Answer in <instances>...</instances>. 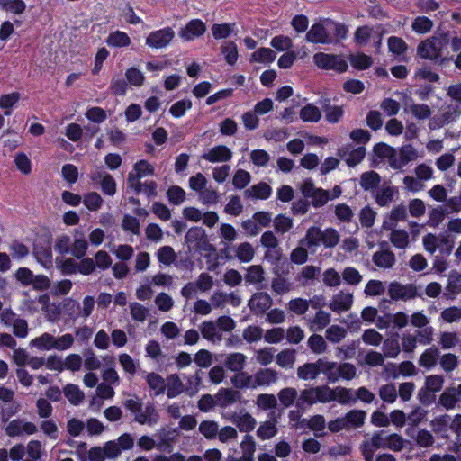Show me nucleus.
<instances>
[{
	"instance_id": "obj_3",
	"label": "nucleus",
	"mask_w": 461,
	"mask_h": 461,
	"mask_svg": "<svg viewBox=\"0 0 461 461\" xmlns=\"http://www.w3.org/2000/svg\"><path fill=\"white\" fill-rule=\"evenodd\" d=\"M154 174L155 168L151 164L144 159L139 160L134 164L133 170L128 175V185L136 193H140L142 190V183L140 182V179L146 176H154Z\"/></svg>"
},
{
	"instance_id": "obj_46",
	"label": "nucleus",
	"mask_w": 461,
	"mask_h": 461,
	"mask_svg": "<svg viewBox=\"0 0 461 461\" xmlns=\"http://www.w3.org/2000/svg\"><path fill=\"white\" fill-rule=\"evenodd\" d=\"M383 356L388 358H396L401 352V347L397 339H385L383 341Z\"/></svg>"
},
{
	"instance_id": "obj_35",
	"label": "nucleus",
	"mask_w": 461,
	"mask_h": 461,
	"mask_svg": "<svg viewBox=\"0 0 461 461\" xmlns=\"http://www.w3.org/2000/svg\"><path fill=\"white\" fill-rule=\"evenodd\" d=\"M390 234V241L397 249H406L410 243L409 233L402 229L393 228Z\"/></svg>"
},
{
	"instance_id": "obj_59",
	"label": "nucleus",
	"mask_w": 461,
	"mask_h": 461,
	"mask_svg": "<svg viewBox=\"0 0 461 461\" xmlns=\"http://www.w3.org/2000/svg\"><path fill=\"white\" fill-rule=\"evenodd\" d=\"M40 429L42 433L50 439L56 440L59 438V428L56 422L51 419H44L40 423Z\"/></svg>"
},
{
	"instance_id": "obj_10",
	"label": "nucleus",
	"mask_w": 461,
	"mask_h": 461,
	"mask_svg": "<svg viewBox=\"0 0 461 461\" xmlns=\"http://www.w3.org/2000/svg\"><path fill=\"white\" fill-rule=\"evenodd\" d=\"M388 294L394 301H407L417 296L416 288L412 285H402L398 282L390 284Z\"/></svg>"
},
{
	"instance_id": "obj_6",
	"label": "nucleus",
	"mask_w": 461,
	"mask_h": 461,
	"mask_svg": "<svg viewBox=\"0 0 461 461\" xmlns=\"http://www.w3.org/2000/svg\"><path fill=\"white\" fill-rule=\"evenodd\" d=\"M175 32L170 27L151 32L146 38V45L151 49H163L167 47L173 38Z\"/></svg>"
},
{
	"instance_id": "obj_23",
	"label": "nucleus",
	"mask_w": 461,
	"mask_h": 461,
	"mask_svg": "<svg viewBox=\"0 0 461 461\" xmlns=\"http://www.w3.org/2000/svg\"><path fill=\"white\" fill-rule=\"evenodd\" d=\"M240 393L232 388H221L215 394L217 406L225 408L240 400Z\"/></svg>"
},
{
	"instance_id": "obj_7",
	"label": "nucleus",
	"mask_w": 461,
	"mask_h": 461,
	"mask_svg": "<svg viewBox=\"0 0 461 461\" xmlns=\"http://www.w3.org/2000/svg\"><path fill=\"white\" fill-rule=\"evenodd\" d=\"M37 431V425L24 419H14L5 427V433L11 438L21 437L23 435H33Z\"/></svg>"
},
{
	"instance_id": "obj_63",
	"label": "nucleus",
	"mask_w": 461,
	"mask_h": 461,
	"mask_svg": "<svg viewBox=\"0 0 461 461\" xmlns=\"http://www.w3.org/2000/svg\"><path fill=\"white\" fill-rule=\"evenodd\" d=\"M88 248L87 241L84 236L75 238L70 247V253L77 258H83Z\"/></svg>"
},
{
	"instance_id": "obj_42",
	"label": "nucleus",
	"mask_w": 461,
	"mask_h": 461,
	"mask_svg": "<svg viewBox=\"0 0 461 461\" xmlns=\"http://www.w3.org/2000/svg\"><path fill=\"white\" fill-rule=\"evenodd\" d=\"M333 391V396H332V402H337L339 404H348L350 402H353L356 401V398H354L353 391L349 388H345L341 386H338L335 388H332Z\"/></svg>"
},
{
	"instance_id": "obj_22",
	"label": "nucleus",
	"mask_w": 461,
	"mask_h": 461,
	"mask_svg": "<svg viewBox=\"0 0 461 461\" xmlns=\"http://www.w3.org/2000/svg\"><path fill=\"white\" fill-rule=\"evenodd\" d=\"M330 321V313L323 310H319L312 318L307 319V325L310 330L319 331L326 328Z\"/></svg>"
},
{
	"instance_id": "obj_27",
	"label": "nucleus",
	"mask_w": 461,
	"mask_h": 461,
	"mask_svg": "<svg viewBox=\"0 0 461 461\" xmlns=\"http://www.w3.org/2000/svg\"><path fill=\"white\" fill-rule=\"evenodd\" d=\"M321 374L319 359L314 363H306L297 368V376L301 380H314Z\"/></svg>"
},
{
	"instance_id": "obj_49",
	"label": "nucleus",
	"mask_w": 461,
	"mask_h": 461,
	"mask_svg": "<svg viewBox=\"0 0 461 461\" xmlns=\"http://www.w3.org/2000/svg\"><path fill=\"white\" fill-rule=\"evenodd\" d=\"M296 403L298 407H303L304 405L312 406L318 403L316 386L303 389L301 392Z\"/></svg>"
},
{
	"instance_id": "obj_13",
	"label": "nucleus",
	"mask_w": 461,
	"mask_h": 461,
	"mask_svg": "<svg viewBox=\"0 0 461 461\" xmlns=\"http://www.w3.org/2000/svg\"><path fill=\"white\" fill-rule=\"evenodd\" d=\"M134 420L141 425L154 426L159 420V413L156 407L148 403L141 406L138 412L134 415Z\"/></svg>"
},
{
	"instance_id": "obj_17",
	"label": "nucleus",
	"mask_w": 461,
	"mask_h": 461,
	"mask_svg": "<svg viewBox=\"0 0 461 461\" xmlns=\"http://www.w3.org/2000/svg\"><path fill=\"white\" fill-rule=\"evenodd\" d=\"M338 155L348 167H355L364 159L366 156V149L364 147H358L352 150H348L346 148H342L339 150Z\"/></svg>"
},
{
	"instance_id": "obj_64",
	"label": "nucleus",
	"mask_w": 461,
	"mask_h": 461,
	"mask_svg": "<svg viewBox=\"0 0 461 461\" xmlns=\"http://www.w3.org/2000/svg\"><path fill=\"white\" fill-rule=\"evenodd\" d=\"M310 307V302L303 298H294L289 301L288 310L296 315L304 314Z\"/></svg>"
},
{
	"instance_id": "obj_45",
	"label": "nucleus",
	"mask_w": 461,
	"mask_h": 461,
	"mask_svg": "<svg viewBox=\"0 0 461 461\" xmlns=\"http://www.w3.org/2000/svg\"><path fill=\"white\" fill-rule=\"evenodd\" d=\"M82 202L89 211L96 212L102 207L104 200L97 192L92 191L84 194Z\"/></svg>"
},
{
	"instance_id": "obj_1",
	"label": "nucleus",
	"mask_w": 461,
	"mask_h": 461,
	"mask_svg": "<svg viewBox=\"0 0 461 461\" xmlns=\"http://www.w3.org/2000/svg\"><path fill=\"white\" fill-rule=\"evenodd\" d=\"M385 149L390 153L389 164L393 169H402L408 163L420 158L419 151L411 144L403 145L398 152L390 147Z\"/></svg>"
},
{
	"instance_id": "obj_28",
	"label": "nucleus",
	"mask_w": 461,
	"mask_h": 461,
	"mask_svg": "<svg viewBox=\"0 0 461 461\" xmlns=\"http://www.w3.org/2000/svg\"><path fill=\"white\" fill-rule=\"evenodd\" d=\"M166 389L168 398H175L185 391V386L176 374L168 375L166 379Z\"/></svg>"
},
{
	"instance_id": "obj_36",
	"label": "nucleus",
	"mask_w": 461,
	"mask_h": 461,
	"mask_svg": "<svg viewBox=\"0 0 461 461\" xmlns=\"http://www.w3.org/2000/svg\"><path fill=\"white\" fill-rule=\"evenodd\" d=\"M255 249L249 242H242L235 247V257L241 263H249L255 257Z\"/></svg>"
},
{
	"instance_id": "obj_43",
	"label": "nucleus",
	"mask_w": 461,
	"mask_h": 461,
	"mask_svg": "<svg viewBox=\"0 0 461 461\" xmlns=\"http://www.w3.org/2000/svg\"><path fill=\"white\" fill-rule=\"evenodd\" d=\"M423 245L425 249L433 254L438 248L442 246L443 244H448L449 241L446 237L443 236H436L433 234H428L423 237Z\"/></svg>"
},
{
	"instance_id": "obj_14",
	"label": "nucleus",
	"mask_w": 461,
	"mask_h": 461,
	"mask_svg": "<svg viewBox=\"0 0 461 461\" xmlns=\"http://www.w3.org/2000/svg\"><path fill=\"white\" fill-rule=\"evenodd\" d=\"M278 381V372L273 368H260L254 374L255 389L269 387Z\"/></svg>"
},
{
	"instance_id": "obj_62",
	"label": "nucleus",
	"mask_w": 461,
	"mask_h": 461,
	"mask_svg": "<svg viewBox=\"0 0 461 461\" xmlns=\"http://www.w3.org/2000/svg\"><path fill=\"white\" fill-rule=\"evenodd\" d=\"M387 45L389 51L395 55H401L408 49V45L404 40L396 36L389 37L387 40Z\"/></svg>"
},
{
	"instance_id": "obj_15",
	"label": "nucleus",
	"mask_w": 461,
	"mask_h": 461,
	"mask_svg": "<svg viewBox=\"0 0 461 461\" xmlns=\"http://www.w3.org/2000/svg\"><path fill=\"white\" fill-rule=\"evenodd\" d=\"M397 187L391 184H384L377 191L375 202L382 207H388L398 197Z\"/></svg>"
},
{
	"instance_id": "obj_38",
	"label": "nucleus",
	"mask_w": 461,
	"mask_h": 461,
	"mask_svg": "<svg viewBox=\"0 0 461 461\" xmlns=\"http://www.w3.org/2000/svg\"><path fill=\"white\" fill-rule=\"evenodd\" d=\"M149 387L153 391L155 396L164 393L166 390V380L158 374L149 373L146 377Z\"/></svg>"
},
{
	"instance_id": "obj_60",
	"label": "nucleus",
	"mask_w": 461,
	"mask_h": 461,
	"mask_svg": "<svg viewBox=\"0 0 461 461\" xmlns=\"http://www.w3.org/2000/svg\"><path fill=\"white\" fill-rule=\"evenodd\" d=\"M274 229L277 233L284 234L289 231L293 227V220L284 214L277 215L274 220Z\"/></svg>"
},
{
	"instance_id": "obj_40",
	"label": "nucleus",
	"mask_w": 461,
	"mask_h": 461,
	"mask_svg": "<svg viewBox=\"0 0 461 461\" xmlns=\"http://www.w3.org/2000/svg\"><path fill=\"white\" fill-rule=\"evenodd\" d=\"M265 272L261 266L252 265L248 267L245 275V280L249 284L256 285L259 287V285L265 280Z\"/></svg>"
},
{
	"instance_id": "obj_11",
	"label": "nucleus",
	"mask_w": 461,
	"mask_h": 461,
	"mask_svg": "<svg viewBox=\"0 0 461 461\" xmlns=\"http://www.w3.org/2000/svg\"><path fill=\"white\" fill-rule=\"evenodd\" d=\"M232 151L227 146L217 145L202 155V158L211 163H225L231 159Z\"/></svg>"
},
{
	"instance_id": "obj_21",
	"label": "nucleus",
	"mask_w": 461,
	"mask_h": 461,
	"mask_svg": "<svg viewBox=\"0 0 461 461\" xmlns=\"http://www.w3.org/2000/svg\"><path fill=\"white\" fill-rule=\"evenodd\" d=\"M199 330L203 339L212 343L222 340V335L219 331L218 326L213 321H203L199 326Z\"/></svg>"
},
{
	"instance_id": "obj_26",
	"label": "nucleus",
	"mask_w": 461,
	"mask_h": 461,
	"mask_svg": "<svg viewBox=\"0 0 461 461\" xmlns=\"http://www.w3.org/2000/svg\"><path fill=\"white\" fill-rule=\"evenodd\" d=\"M29 346L38 351H50L54 349V336L48 332L42 333L32 339L29 342Z\"/></svg>"
},
{
	"instance_id": "obj_37",
	"label": "nucleus",
	"mask_w": 461,
	"mask_h": 461,
	"mask_svg": "<svg viewBox=\"0 0 461 461\" xmlns=\"http://www.w3.org/2000/svg\"><path fill=\"white\" fill-rule=\"evenodd\" d=\"M244 194L249 198L267 199L271 194V187L266 183H259L247 189Z\"/></svg>"
},
{
	"instance_id": "obj_47",
	"label": "nucleus",
	"mask_w": 461,
	"mask_h": 461,
	"mask_svg": "<svg viewBox=\"0 0 461 461\" xmlns=\"http://www.w3.org/2000/svg\"><path fill=\"white\" fill-rule=\"evenodd\" d=\"M295 351L293 349H285L276 355V364L282 368H292L295 363Z\"/></svg>"
},
{
	"instance_id": "obj_2",
	"label": "nucleus",
	"mask_w": 461,
	"mask_h": 461,
	"mask_svg": "<svg viewBox=\"0 0 461 461\" xmlns=\"http://www.w3.org/2000/svg\"><path fill=\"white\" fill-rule=\"evenodd\" d=\"M446 40L442 37H430L422 41L417 47L418 55L424 59L437 60L442 57Z\"/></svg>"
},
{
	"instance_id": "obj_19",
	"label": "nucleus",
	"mask_w": 461,
	"mask_h": 461,
	"mask_svg": "<svg viewBox=\"0 0 461 461\" xmlns=\"http://www.w3.org/2000/svg\"><path fill=\"white\" fill-rule=\"evenodd\" d=\"M232 422L241 432L252 431L257 425L256 419L247 411L234 413L232 416Z\"/></svg>"
},
{
	"instance_id": "obj_32",
	"label": "nucleus",
	"mask_w": 461,
	"mask_h": 461,
	"mask_svg": "<svg viewBox=\"0 0 461 461\" xmlns=\"http://www.w3.org/2000/svg\"><path fill=\"white\" fill-rule=\"evenodd\" d=\"M33 254L37 261L45 268H50L52 265V252L49 245H35Z\"/></svg>"
},
{
	"instance_id": "obj_54",
	"label": "nucleus",
	"mask_w": 461,
	"mask_h": 461,
	"mask_svg": "<svg viewBox=\"0 0 461 461\" xmlns=\"http://www.w3.org/2000/svg\"><path fill=\"white\" fill-rule=\"evenodd\" d=\"M200 433L207 439H214L219 432V425L214 420H203L199 425Z\"/></svg>"
},
{
	"instance_id": "obj_55",
	"label": "nucleus",
	"mask_w": 461,
	"mask_h": 461,
	"mask_svg": "<svg viewBox=\"0 0 461 461\" xmlns=\"http://www.w3.org/2000/svg\"><path fill=\"white\" fill-rule=\"evenodd\" d=\"M277 397L281 404L285 408H288L294 404L295 399L298 397V393L296 389L293 387H286L279 391Z\"/></svg>"
},
{
	"instance_id": "obj_8",
	"label": "nucleus",
	"mask_w": 461,
	"mask_h": 461,
	"mask_svg": "<svg viewBox=\"0 0 461 461\" xmlns=\"http://www.w3.org/2000/svg\"><path fill=\"white\" fill-rule=\"evenodd\" d=\"M386 436L384 431H379L364 441L362 454L366 461H372L375 450L386 448Z\"/></svg>"
},
{
	"instance_id": "obj_9",
	"label": "nucleus",
	"mask_w": 461,
	"mask_h": 461,
	"mask_svg": "<svg viewBox=\"0 0 461 461\" xmlns=\"http://www.w3.org/2000/svg\"><path fill=\"white\" fill-rule=\"evenodd\" d=\"M354 297L352 293L339 291L332 296L328 306L332 312L339 314L348 312L352 307Z\"/></svg>"
},
{
	"instance_id": "obj_52",
	"label": "nucleus",
	"mask_w": 461,
	"mask_h": 461,
	"mask_svg": "<svg viewBox=\"0 0 461 461\" xmlns=\"http://www.w3.org/2000/svg\"><path fill=\"white\" fill-rule=\"evenodd\" d=\"M346 336V329L339 325H331L325 331V338L334 344L340 342Z\"/></svg>"
},
{
	"instance_id": "obj_50",
	"label": "nucleus",
	"mask_w": 461,
	"mask_h": 461,
	"mask_svg": "<svg viewBox=\"0 0 461 461\" xmlns=\"http://www.w3.org/2000/svg\"><path fill=\"white\" fill-rule=\"evenodd\" d=\"M366 413L360 410H352L345 415L346 422L348 429L357 428L364 424Z\"/></svg>"
},
{
	"instance_id": "obj_5",
	"label": "nucleus",
	"mask_w": 461,
	"mask_h": 461,
	"mask_svg": "<svg viewBox=\"0 0 461 461\" xmlns=\"http://www.w3.org/2000/svg\"><path fill=\"white\" fill-rule=\"evenodd\" d=\"M306 41L316 44L334 43V37L330 32V20L325 19L312 24L306 33Z\"/></svg>"
},
{
	"instance_id": "obj_24",
	"label": "nucleus",
	"mask_w": 461,
	"mask_h": 461,
	"mask_svg": "<svg viewBox=\"0 0 461 461\" xmlns=\"http://www.w3.org/2000/svg\"><path fill=\"white\" fill-rule=\"evenodd\" d=\"M406 209L403 205L393 207L384 217L382 229L392 230L396 226L397 221H403L406 218Z\"/></svg>"
},
{
	"instance_id": "obj_30",
	"label": "nucleus",
	"mask_w": 461,
	"mask_h": 461,
	"mask_svg": "<svg viewBox=\"0 0 461 461\" xmlns=\"http://www.w3.org/2000/svg\"><path fill=\"white\" fill-rule=\"evenodd\" d=\"M322 233L323 230H321L319 227H310L306 231L305 237L302 239L299 243L301 245H305L308 248L318 247L321 244Z\"/></svg>"
},
{
	"instance_id": "obj_16",
	"label": "nucleus",
	"mask_w": 461,
	"mask_h": 461,
	"mask_svg": "<svg viewBox=\"0 0 461 461\" xmlns=\"http://www.w3.org/2000/svg\"><path fill=\"white\" fill-rule=\"evenodd\" d=\"M249 305L252 312L263 313L272 305V299L267 293H256L250 298Z\"/></svg>"
},
{
	"instance_id": "obj_56",
	"label": "nucleus",
	"mask_w": 461,
	"mask_h": 461,
	"mask_svg": "<svg viewBox=\"0 0 461 461\" xmlns=\"http://www.w3.org/2000/svg\"><path fill=\"white\" fill-rule=\"evenodd\" d=\"M200 202L204 205L216 204L220 200V195L216 189L212 186H206L198 194Z\"/></svg>"
},
{
	"instance_id": "obj_39",
	"label": "nucleus",
	"mask_w": 461,
	"mask_h": 461,
	"mask_svg": "<svg viewBox=\"0 0 461 461\" xmlns=\"http://www.w3.org/2000/svg\"><path fill=\"white\" fill-rule=\"evenodd\" d=\"M131 42V41L128 34L119 30L111 32L106 39L107 45L115 48L127 47Z\"/></svg>"
},
{
	"instance_id": "obj_57",
	"label": "nucleus",
	"mask_w": 461,
	"mask_h": 461,
	"mask_svg": "<svg viewBox=\"0 0 461 461\" xmlns=\"http://www.w3.org/2000/svg\"><path fill=\"white\" fill-rule=\"evenodd\" d=\"M256 405L263 411L272 410L276 408L277 400L274 394L261 393L257 396Z\"/></svg>"
},
{
	"instance_id": "obj_58",
	"label": "nucleus",
	"mask_w": 461,
	"mask_h": 461,
	"mask_svg": "<svg viewBox=\"0 0 461 461\" xmlns=\"http://www.w3.org/2000/svg\"><path fill=\"white\" fill-rule=\"evenodd\" d=\"M433 27V22L426 16L416 17L411 24L412 30L419 34L429 32Z\"/></svg>"
},
{
	"instance_id": "obj_4",
	"label": "nucleus",
	"mask_w": 461,
	"mask_h": 461,
	"mask_svg": "<svg viewBox=\"0 0 461 461\" xmlns=\"http://www.w3.org/2000/svg\"><path fill=\"white\" fill-rule=\"evenodd\" d=\"M313 62L321 69L334 70L339 73L345 72L348 68L347 60L342 56L335 54L316 53L313 56Z\"/></svg>"
},
{
	"instance_id": "obj_51",
	"label": "nucleus",
	"mask_w": 461,
	"mask_h": 461,
	"mask_svg": "<svg viewBox=\"0 0 461 461\" xmlns=\"http://www.w3.org/2000/svg\"><path fill=\"white\" fill-rule=\"evenodd\" d=\"M157 258L160 264L170 266L176 258V254L172 247L162 246L157 251Z\"/></svg>"
},
{
	"instance_id": "obj_34",
	"label": "nucleus",
	"mask_w": 461,
	"mask_h": 461,
	"mask_svg": "<svg viewBox=\"0 0 461 461\" xmlns=\"http://www.w3.org/2000/svg\"><path fill=\"white\" fill-rule=\"evenodd\" d=\"M276 423L275 418L262 422L257 430V436L262 440L272 438L277 434Z\"/></svg>"
},
{
	"instance_id": "obj_20",
	"label": "nucleus",
	"mask_w": 461,
	"mask_h": 461,
	"mask_svg": "<svg viewBox=\"0 0 461 461\" xmlns=\"http://www.w3.org/2000/svg\"><path fill=\"white\" fill-rule=\"evenodd\" d=\"M230 383L233 385V387L238 390H255L254 375H250L249 373L244 370L236 372L230 377Z\"/></svg>"
},
{
	"instance_id": "obj_18",
	"label": "nucleus",
	"mask_w": 461,
	"mask_h": 461,
	"mask_svg": "<svg viewBox=\"0 0 461 461\" xmlns=\"http://www.w3.org/2000/svg\"><path fill=\"white\" fill-rule=\"evenodd\" d=\"M247 358V356L240 352L229 353L225 356L223 365L230 372H240L246 366Z\"/></svg>"
},
{
	"instance_id": "obj_48",
	"label": "nucleus",
	"mask_w": 461,
	"mask_h": 461,
	"mask_svg": "<svg viewBox=\"0 0 461 461\" xmlns=\"http://www.w3.org/2000/svg\"><path fill=\"white\" fill-rule=\"evenodd\" d=\"M307 345L312 352L317 355L323 354L328 348L325 339L318 334L310 336L307 340Z\"/></svg>"
},
{
	"instance_id": "obj_29",
	"label": "nucleus",
	"mask_w": 461,
	"mask_h": 461,
	"mask_svg": "<svg viewBox=\"0 0 461 461\" xmlns=\"http://www.w3.org/2000/svg\"><path fill=\"white\" fill-rule=\"evenodd\" d=\"M374 264L381 268H390L395 263V256L389 249H382L373 255Z\"/></svg>"
},
{
	"instance_id": "obj_44",
	"label": "nucleus",
	"mask_w": 461,
	"mask_h": 461,
	"mask_svg": "<svg viewBox=\"0 0 461 461\" xmlns=\"http://www.w3.org/2000/svg\"><path fill=\"white\" fill-rule=\"evenodd\" d=\"M381 182L380 176L375 171L365 172L360 176V186L366 190L376 188Z\"/></svg>"
},
{
	"instance_id": "obj_61",
	"label": "nucleus",
	"mask_w": 461,
	"mask_h": 461,
	"mask_svg": "<svg viewBox=\"0 0 461 461\" xmlns=\"http://www.w3.org/2000/svg\"><path fill=\"white\" fill-rule=\"evenodd\" d=\"M361 339L365 344L373 347H378L383 342L382 334L372 328L364 330Z\"/></svg>"
},
{
	"instance_id": "obj_53",
	"label": "nucleus",
	"mask_w": 461,
	"mask_h": 461,
	"mask_svg": "<svg viewBox=\"0 0 461 461\" xmlns=\"http://www.w3.org/2000/svg\"><path fill=\"white\" fill-rule=\"evenodd\" d=\"M64 394L73 405H78L84 399V393L75 384H68L64 388Z\"/></svg>"
},
{
	"instance_id": "obj_33",
	"label": "nucleus",
	"mask_w": 461,
	"mask_h": 461,
	"mask_svg": "<svg viewBox=\"0 0 461 461\" xmlns=\"http://www.w3.org/2000/svg\"><path fill=\"white\" fill-rule=\"evenodd\" d=\"M450 420L451 417L447 414L435 418L430 422L432 430L442 438H447Z\"/></svg>"
},
{
	"instance_id": "obj_41",
	"label": "nucleus",
	"mask_w": 461,
	"mask_h": 461,
	"mask_svg": "<svg viewBox=\"0 0 461 461\" xmlns=\"http://www.w3.org/2000/svg\"><path fill=\"white\" fill-rule=\"evenodd\" d=\"M299 115L305 122H317L321 118V112L317 106L308 104L300 110Z\"/></svg>"
},
{
	"instance_id": "obj_12",
	"label": "nucleus",
	"mask_w": 461,
	"mask_h": 461,
	"mask_svg": "<svg viewBox=\"0 0 461 461\" xmlns=\"http://www.w3.org/2000/svg\"><path fill=\"white\" fill-rule=\"evenodd\" d=\"M205 31L206 25L202 20L193 19L178 32V34L182 40L191 41L195 38L202 36Z\"/></svg>"
},
{
	"instance_id": "obj_25",
	"label": "nucleus",
	"mask_w": 461,
	"mask_h": 461,
	"mask_svg": "<svg viewBox=\"0 0 461 461\" xmlns=\"http://www.w3.org/2000/svg\"><path fill=\"white\" fill-rule=\"evenodd\" d=\"M319 365L321 368V374H323L328 382L334 384L339 381V363L319 358Z\"/></svg>"
},
{
	"instance_id": "obj_31",
	"label": "nucleus",
	"mask_w": 461,
	"mask_h": 461,
	"mask_svg": "<svg viewBox=\"0 0 461 461\" xmlns=\"http://www.w3.org/2000/svg\"><path fill=\"white\" fill-rule=\"evenodd\" d=\"M439 350L435 348H427L420 357L419 365L426 369L433 368L438 360Z\"/></svg>"
}]
</instances>
